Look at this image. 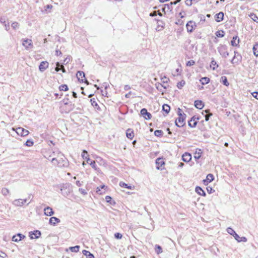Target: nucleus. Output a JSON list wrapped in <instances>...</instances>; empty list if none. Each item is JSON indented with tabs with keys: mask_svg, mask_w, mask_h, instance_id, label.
<instances>
[{
	"mask_svg": "<svg viewBox=\"0 0 258 258\" xmlns=\"http://www.w3.org/2000/svg\"><path fill=\"white\" fill-rule=\"evenodd\" d=\"M178 115L179 117L175 120V124L178 127H182L183 126L185 123V114L184 113H182L181 109L178 108Z\"/></svg>",
	"mask_w": 258,
	"mask_h": 258,
	"instance_id": "nucleus-1",
	"label": "nucleus"
},
{
	"mask_svg": "<svg viewBox=\"0 0 258 258\" xmlns=\"http://www.w3.org/2000/svg\"><path fill=\"white\" fill-rule=\"evenodd\" d=\"M218 50L220 54L225 58L227 57L229 55V53L227 51V46L225 45H220L218 47Z\"/></svg>",
	"mask_w": 258,
	"mask_h": 258,
	"instance_id": "nucleus-2",
	"label": "nucleus"
},
{
	"mask_svg": "<svg viewBox=\"0 0 258 258\" xmlns=\"http://www.w3.org/2000/svg\"><path fill=\"white\" fill-rule=\"evenodd\" d=\"M181 0H177L174 2H171L170 4H166L165 5L164 7L163 8V11L165 12L168 11H171L172 10V6L173 5H176L178 3H179Z\"/></svg>",
	"mask_w": 258,
	"mask_h": 258,
	"instance_id": "nucleus-3",
	"label": "nucleus"
},
{
	"mask_svg": "<svg viewBox=\"0 0 258 258\" xmlns=\"http://www.w3.org/2000/svg\"><path fill=\"white\" fill-rule=\"evenodd\" d=\"M16 132L18 135H20L22 137L26 136L29 134V131L22 127H18L16 128Z\"/></svg>",
	"mask_w": 258,
	"mask_h": 258,
	"instance_id": "nucleus-4",
	"label": "nucleus"
},
{
	"mask_svg": "<svg viewBox=\"0 0 258 258\" xmlns=\"http://www.w3.org/2000/svg\"><path fill=\"white\" fill-rule=\"evenodd\" d=\"M76 76L79 81L83 82L85 80V82L88 84V81L85 79V74L83 72L78 71Z\"/></svg>",
	"mask_w": 258,
	"mask_h": 258,
	"instance_id": "nucleus-5",
	"label": "nucleus"
},
{
	"mask_svg": "<svg viewBox=\"0 0 258 258\" xmlns=\"http://www.w3.org/2000/svg\"><path fill=\"white\" fill-rule=\"evenodd\" d=\"M27 200V199H16L13 202V204L15 206H22L25 203H26Z\"/></svg>",
	"mask_w": 258,
	"mask_h": 258,
	"instance_id": "nucleus-6",
	"label": "nucleus"
},
{
	"mask_svg": "<svg viewBox=\"0 0 258 258\" xmlns=\"http://www.w3.org/2000/svg\"><path fill=\"white\" fill-rule=\"evenodd\" d=\"M23 45L25 47L26 49H29L32 48L33 44L32 43V40L31 39H25L23 40Z\"/></svg>",
	"mask_w": 258,
	"mask_h": 258,
	"instance_id": "nucleus-7",
	"label": "nucleus"
},
{
	"mask_svg": "<svg viewBox=\"0 0 258 258\" xmlns=\"http://www.w3.org/2000/svg\"><path fill=\"white\" fill-rule=\"evenodd\" d=\"M196 27L195 22L190 21L186 24V28L188 32H191L192 30L195 29Z\"/></svg>",
	"mask_w": 258,
	"mask_h": 258,
	"instance_id": "nucleus-8",
	"label": "nucleus"
},
{
	"mask_svg": "<svg viewBox=\"0 0 258 258\" xmlns=\"http://www.w3.org/2000/svg\"><path fill=\"white\" fill-rule=\"evenodd\" d=\"M141 114L146 119H150L151 118V114L148 112L146 108H143L141 109Z\"/></svg>",
	"mask_w": 258,
	"mask_h": 258,
	"instance_id": "nucleus-9",
	"label": "nucleus"
},
{
	"mask_svg": "<svg viewBox=\"0 0 258 258\" xmlns=\"http://www.w3.org/2000/svg\"><path fill=\"white\" fill-rule=\"evenodd\" d=\"M41 236V232L39 230H35L29 233V236L31 239L38 238Z\"/></svg>",
	"mask_w": 258,
	"mask_h": 258,
	"instance_id": "nucleus-10",
	"label": "nucleus"
},
{
	"mask_svg": "<svg viewBox=\"0 0 258 258\" xmlns=\"http://www.w3.org/2000/svg\"><path fill=\"white\" fill-rule=\"evenodd\" d=\"M240 42L239 38L237 36H233L231 41V44L232 46H239Z\"/></svg>",
	"mask_w": 258,
	"mask_h": 258,
	"instance_id": "nucleus-11",
	"label": "nucleus"
},
{
	"mask_svg": "<svg viewBox=\"0 0 258 258\" xmlns=\"http://www.w3.org/2000/svg\"><path fill=\"white\" fill-rule=\"evenodd\" d=\"M48 67V62L46 61H42L39 66V69L40 72H44Z\"/></svg>",
	"mask_w": 258,
	"mask_h": 258,
	"instance_id": "nucleus-12",
	"label": "nucleus"
},
{
	"mask_svg": "<svg viewBox=\"0 0 258 258\" xmlns=\"http://www.w3.org/2000/svg\"><path fill=\"white\" fill-rule=\"evenodd\" d=\"M44 214L47 216H51L53 215L54 213L51 207H48V206H47V207L44 208Z\"/></svg>",
	"mask_w": 258,
	"mask_h": 258,
	"instance_id": "nucleus-13",
	"label": "nucleus"
},
{
	"mask_svg": "<svg viewBox=\"0 0 258 258\" xmlns=\"http://www.w3.org/2000/svg\"><path fill=\"white\" fill-rule=\"evenodd\" d=\"M214 180V176L212 174H208L207 176L206 179L203 180L204 183L207 185L209 183L211 182Z\"/></svg>",
	"mask_w": 258,
	"mask_h": 258,
	"instance_id": "nucleus-14",
	"label": "nucleus"
},
{
	"mask_svg": "<svg viewBox=\"0 0 258 258\" xmlns=\"http://www.w3.org/2000/svg\"><path fill=\"white\" fill-rule=\"evenodd\" d=\"M191 159V156L190 154L188 153H185L182 156V159L185 162H189Z\"/></svg>",
	"mask_w": 258,
	"mask_h": 258,
	"instance_id": "nucleus-15",
	"label": "nucleus"
},
{
	"mask_svg": "<svg viewBox=\"0 0 258 258\" xmlns=\"http://www.w3.org/2000/svg\"><path fill=\"white\" fill-rule=\"evenodd\" d=\"M134 133L132 129L128 128L126 131V136L129 139L132 140L134 137Z\"/></svg>",
	"mask_w": 258,
	"mask_h": 258,
	"instance_id": "nucleus-16",
	"label": "nucleus"
},
{
	"mask_svg": "<svg viewBox=\"0 0 258 258\" xmlns=\"http://www.w3.org/2000/svg\"><path fill=\"white\" fill-rule=\"evenodd\" d=\"M156 164L157 165V169H159L160 167L165 164L163 159L158 158L156 160Z\"/></svg>",
	"mask_w": 258,
	"mask_h": 258,
	"instance_id": "nucleus-17",
	"label": "nucleus"
},
{
	"mask_svg": "<svg viewBox=\"0 0 258 258\" xmlns=\"http://www.w3.org/2000/svg\"><path fill=\"white\" fill-rule=\"evenodd\" d=\"M60 222V220L55 217H52L49 219V224L53 226H55L56 225V223H59Z\"/></svg>",
	"mask_w": 258,
	"mask_h": 258,
	"instance_id": "nucleus-18",
	"label": "nucleus"
},
{
	"mask_svg": "<svg viewBox=\"0 0 258 258\" xmlns=\"http://www.w3.org/2000/svg\"><path fill=\"white\" fill-rule=\"evenodd\" d=\"M224 14L223 12H220L215 15V20L218 22H221L223 20Z\"/></svg>",
	"mask_w": 258,
	"mask_h": 258,
	"instance_id": "nucleus-19",
	"label": "nucleus"
},
{
	"mask_svg": "<svg viewBox=\"0 0 258 258\" xmlns=\"http://www.w3.org/2000/svg\"><path fill=\"white\" fill-rule=\"evenodd\" d=\"M203 115H204L205 118V120L206 121L209 120V118L212 115V113L209 112V110H206L204 111L202 113Z\"/></svg>",
	"mask_w": 258,
	"mask_h": 258,
	"instance_id": "nucleus-20",
	"label": "nucleus"
},
{
	"mask_svg": "<svg viewBox=\"0 0 258 258\" xmlns=\"http://www.w3.org/2000/svg\"><path fill=\"white\" fill-rule=\"evenodd\" d=\"M195 106L198 109H202L204 107V103L201 100H196L195 101Z\"/></svg>",
	"mask_w": 258,
	"mask_h": 258,
	"instance_id": "nucleus-21",
	"label": "nucleus"
},
{
	"mask_svg": "<svg viewBox=\"0 0 258 258\" xmlns=\"http://www.w3.org/2000/svg\"><path fill=\"white\" fill-rule=\"evenodd\" d=\"M197 124V121L196 120V118L194 116L188 121V125L191 127H195Z\"/></svg>",
	"mask_w": 258,
	"mask_h": 258,
	"instance_id": "nucleus-22",
	"label": "nucleus"
},
{
	"mask_svg": "<svg viewBox=\"0 0 258 258\" xmlns=\"http://www.w3.org/2000/svg\"><path fill=\"white\" fill-rule=\"evenodd\" d=\"M196 191L200 195L205 197L206 192L200 186H197L196 188Z\"/></svg>",
	"mask_w": 258,
	"mask_h": 258,
	"instance_id": "nucleus-23",
	"label": "nucleus"
},
{
	"mask_svg": "<svg viewBox=\"0 0 258 258\" xmlns=\"http://www.w3.org/2000/svg\"><path fill=\"white\" fill-rule=\"evenodd\" d=\"M220 81L226 86H228L229 85V83L227 81V77L225 76H222Z\"/></svg>",
	"mask_w": 258,
	"mask_h": 258,
	"instance_id": "nucleus-24",
	"label": "nucleus"
},
{
	"mask_svg": "<svg viewBox=\"0 0 258 258\" xmlns=\"http://www.w3.org/2000/svg\"><path fill=\"white\" fill-rule=\"evenodd\" d=\"M200 81L202 85H206L209 83L210 79L208 77H203L200 79Z\"/></svg>",
	"mask_w": 258,
	"mask_h": 258,
	"instance_id": "nucleus-25",
	"label": "nucleus"
},
{
	"mask_svg": "<svg viewBox=\"0 0 258 258\" xmlns=\"http://www.w3.org/2000/svg\"><path fill=\"white\" fill-rule=\"evenodd\" d=\"M6 18L5 17H2L0 18V22L5 25V26L6 27V30L8 31L9 30L8 28H9L10 26L9 24L8 25V26L7 25V24L6 23Z\"/></svg>",
	"mask_w": 258,
	"mask_h": 258,
	"instance_id": "nucleus-26",
	"label": "nucleus"
},
{
	"mask_svg": "<svg viewBox=\"0 0 258 258\" xmlns=\"http://www.w3.org/2000/svg\"><path fill=\"white\" fill-rule=\"evenodd\" d=\"M119 185L122 187L127 188L131 189H133L134 188V186H132L131 185H128L127 184L123 182H120L119 183Z\"/></svg>",
	"mask_w": 258,
	"mask_h": 258,
	"instance_id": "nucleus-27",
	"label": "nucleus"
},
{
	"mask_svg": "<svg viewBox=\"0 0 258 258\" xmlns=\"http://www.w3.org/2000/svg\"><path fill=\"white\" fill-rule=\"evenodd\" d=\"M253 54L256 56H258V43H256L253 46Z\"/></svg>",
	"mask_w": 258,
	"mask_h": 258,
	"instance_id": "nucleus-28",
	"label": "nucleus"
},
{
	"mask_svg": "<svg viewBox=\"0 0 258 258\" xmlns=\"http://www.w3.org/2000/svg\"><path fill=\"white\" fill-rule=\"evenodd\" d=\"M162 110L166 113L168 114L170 110V107L167 104H164L162 106Z\"/></svg>",
	"mask_w": 258,
	"mask_h": 258,
	"instance_id": "nucleus-29",
	"label": "nucleus"
},
{
	"mask_svg": "<svg viewBox=\"0 0 258 258\" xmlns=\"http://www.w3.org/2000/svg\"><path fill=\"white\" fill-rule=\"evenodd\" d=\"M80 246L76 245L75 246H71L69 247V249L73 252H77L79 251Z\"/></svg>",
	"mask_w": 258,
	"mask_h": 258,
	"instance_id": "nucleus-30",
	"label": "nucleus"
},
{
	"mask_svg": "<svg viewBox=\"0 0 258 258\" xmlns=\"http://www.w3.org/2000/svg\"><path fill=\"white\" fill-rule=\"evenodd\" d=\"M155 85H156V88L160 91H162V88H164V89H165L167 88L166 86H164V85L162 84L161 83H156Z\"/></svg>",
	"mask_w": 258,
	"mask_h": 258,
	"instance_id": "nucleus-31",
	"label": "nucleus"
},
{
	"mask_svg": "<svg viewBox=\"0 0 258 258\" xmlns=\"http://www.w3.org/2000/svg\"><path fill=\"white\" fill-rule=\"evenodd\" d=\"M249 17L254 22L258 23V17L253 13H250L249 15Z\"/></svg>",
	"mask_w": 258,
	"mask_h": 258,
	"instance_id": "nucleus-32",
	"label": "nucleus"
},
{
	"mask_svg": "<svg viewBox=\"0 0 258 258\" xmlns=\"http://www.w3.org/2000/svg\"><path fill=\"white\" fill-rule=\"evenodd\" d=\"M111 200H112V198L111 197H110L109 196H106L105 200H106V202L109 203L111 205H114L115 204V202L114 201H112Z\"/></svg>",
	"mask_w": 258,
	"mask_h": 258,
	"instance_id": "nucleus-33",
	"label": "nucleus"
},
{
	"mask_svg": "<svg viewBox=\"0 0 258 258\" xmlns=\"http://www.w3.org/2000/svg\"><path fill=\"white\" fill-rule=\"evenodd\" d=\"M59 89L60 91H67L69 90L68 87L67 85H61L59 87Z\"/></svg>",
	"mask_w": 258,
	"mask_h": 258,
	"instance_id": "nucleus-34",
	"label": "nucleus"
},
{
	"mask_svg": "<svg viewBox=\"0 0 258 258\" xmlns=\"http://www.w3.org/2000/svg\"><path fill=\"white\" fill-rule=\"evenodd\" d=\"M154 135L156 137H160L163 135V132L161 130H156L154 132Z\"/></svg>",
	"mask_w": 258,
	"mask_h": 258,
	"instance_id": "nucleus-35",
	"label": "nucleus"
},
{
	"mask_svg": "<svg viewBox=\"0 0 258 258\" xmlns=\"http://www.w3.org/2000/svg\"><path fill=\"white\" fill-rule=\"evenodd\" d=\"M210 67H212L213 70H215L218 67V65L217 64L216 61L213 60L211 62Z\"/></svg>",
	"mask_w": 258,
	"mask_h": 258,
	"instance_id": "nucleus-36",
	"label": "nucleus"
},
{
	"mask_svg": "<svg viewBox=\"0 0 258 258\" xmlns=\"http://www.w3.org/2000/svg\"><path fill=\"white\" fill-rule=\"evenodd\" d=\"M155 250H156V252L158 253V254H159L161 252H162V247L158 245H156V247H155Z\"/></svg>",
	"mask_w": 258,
	"mask_h": 258,
	"instance_id": "nucleus-37",
	"label": "nucleus"
},
{
	"mask_svg": "<svg viewBox=\"0 0 258 258\" xmlns=\"http://www.w3.org/2000/svg\"><path fill=\"white\" fill-rule=\"evenodd\" d=\"M185 81L183 80L181 81L178 82L177 84V87L178 89H181V88L185 85Z\"/></svg>",
	"mask_w": 258,
	"mask_h": 258,
	"instance_id": "nucleus-38",
	"label": "nucleus"
},
{
	"mask_svg": "<svg viewBox=\"0 0 258 258\" xmlns=\"http://www.w3.org/2000/svg\"><path fill=\"white\" fill-rule=\"evenodd\" d=\"M227 231L229 234H230V235H233V236H234L235 235V234L236 233L235 231L233 229H232L231 228H230V227H229L227 229Z\"/></svg>",
	"mask_w": 258,
	"mask_h": 258,
	"instance_id": "nucleus-39",
	"label": "nucleus"
},
{
	"mask_svg": "<svg viewBox=\"0 0 258 258\" xmlns=\"http://www.w3.org/2000/svg\"><path fill=\"white\" fill-rule=\"evenodd\" d=\"M19 27V25L17 22H14L12 24V27L14 30H16Z\"/></svg>",
	"mask_w": 258,
	"mask_h": 258,
	"instance_id": "nucleus-40",
	"label": "nucleus"
},
{
	"mask_svg": "<svg viewBox=\"0 0 258 258\" xmlns=\"http://www.w3.org/2000/svg\"><path fill=\"white\" fill-rule=\"evenodd\" d=\"M2 193L3 195L6 196L9 193V190L7 188H3L2 189Z\"/></svg>",
	"mask_w": 258,
	"mask_h": 258,
	"instance_id": "nucleus-41",
	"label": "nucleus"
},
{
	"mask_svg": "<svg viewBox=\"0 0 258 258\" xmlns=\"http://www.w3.org/2000/svg\"><path fill=\"white\" fill-rule=\"evenodd\" d=\"M33 142L31 140H28L26 143H25V145L27 146H28V147H31L33 145Z\"/></svg>",
	"mask_w": 258,
	"mask_h": 258,
	"instance_id": "nucleus-42",
	"label": "nucleus"
},
{
	"mask_svg": "<svg viewBox=\"0 0 258 258\" xmlns=\"http://www.w3.org/2000/svg\"><path fill=\"white\" fill-rule=\"evenodd\" d=\"M195 64V61L193 60H190L186 62V66L190 67V66L194 65Z\"/></svg>",
	"mask_w": 258,
	"mask_h": 258,
	"instance_id": "nucleus-43",
	"label": "nucleus"
},
{
	"mask_svg": "<svg viewBox=\"0 0 258 258\" xmlns=\"http://www.w3.org/2000/svg\"><path fill=\"white\" fill-rule=\"evenodd\" d=\"M88 156V155L87 152L86 150H83L82 153V157L83 158L87 159Z\"/></svg>",
	"mask_w": 258,
	"mask_h": 258,
	"instance_id": "nucleus-44",
	"label": "nucleus"
},
{
	"mask_svg": "<svg viewBox=\"0 0 258 258\" xmlns=\"http://www.w3.org/2000/svg\"><path fill=\"white\" fill-rule=\"evenodd\" d=\"M90 102L91 103V104L93 106L96 107L98 106V104L94 98L91 99L90 100Z\"/></svg>",
	"mask_w": 258,
	"mask_h": 258,
	"instance_id": "nucleus-45",
	"label": "nucleus"
},
{
	"mask_svg": "<svg viewBox=\"0 0 258 258\" xmlns=\"http://www.w3.org/2000/svg\"><path fill=\"white\" fill-rule=\"evenodd\" d=\"M51 162L54 165H58L59 162L57 161V159L56 158H53L51 159Z\"/></svg>",
	"mask_w": 258,
	"mask_h": 258,
	"instance_id": "nucleus-46",
	"label": "nucleus"
},
{
	"mask_svg": "<svg viewBox=\"0 0 258 258\" xmlns=\"http://www.w3.org/2000/svg\"><path fill=\"white\" fill-rule=\"evenodd\" d=\"M114 237L116 239H120L122 238V235L120 233H116L114 234Z\"/></svg>",
	"mask_w": 258,
	"mask_h": 258,
	"instance_id": "nucleus-47",
	"label": "nucleus"
},
{
	"mask_svg": "<svg viewBox=\"0 0 258 258\" xmlns=\"http://www.w3.org/2000/svg\"><path fill=\"white\" fill-rule=\"evenodd\" d=\"M161 80L162 83L165 84L168 83L169 80L168 78H166V77H164L163 78H162L161 79Z\"/></svg>",
	"mask_w": 258,
	"mask_h": 258,
	"instance_id": "nucleus-48",
	"label": "nucleus"
},
{
	"mask_svg": "<svg viewBox=\"0 0 258 258\" xmlns=\"http://www.w3.org/2000/svg\"><path fill=\"white\" fill-rule=\"evenodd\" d=\"M89 164L93 168L96 170L97 168H96V163H95V161H91Z\"/></svg>",
	"mask_w": 258,
	"mask_h": 258,
	"instance_id": "nucleus-49",
	"label": "nucleus"
},
{
	"mask_svg": "<svg viewBox=\"0 0 258 258\" xmlns=\"http://www.w3.org/2000/svg\"><path fill=\"white\" fill-rule=\"evenodd\" d=\"M17 237H19V240L20 241L22 239H23L25 237V236H24V235L22 234H20V233H18L17 234Z\"/></svg>",
	"mask_w": 258,
	"mask_h": 258,
	"instance_id": "nucleus-50",
	"label": "nucleus"
},
{
	"mask_svg": "<svg viewBox=\"0 0 258 258\" xmlns=\"http://www.w3.org/2000/svg\"><path fill=\"white\" fill-rule=\"evenodd\" d=\"M207 190L208 193L211 194L214 191V190L210 186H208L207 187Z\"/></svg>",
	"mask_w": 258,
	"mask_h": 258,
	"instance_id": "nucleus-51",
	"label": "nucleus"
},
{
	"mask_svg": "<svg viewBox=\"0 0 258 258\" xmlns=\"http://www.w3.org/2000/svg\"><path fill=\"white\" fill-rule=\"evenodd\" d=\"M12 241H15V242H18L20 240H19V237H17V235H14L13 236Z\"/></svg>",
	"mask_w": 258,
	"mask_h": 258,
	"instance_id": "nucleus-52",
	"label": "nucleus"
},
{
	"mask_svg": "<svg viewBox=\"0 0 258 258\" xmlns=\"http://www.w3.org/2000/svg\"><path fill=\"white\" fill-rule=\"evenodd\" d=\"M192 0H186L185 4L188 6H190L192 5Z\"/></svg>",
	"mask_w": 258,
	"mask_h": 258,
	"instance_id": "nucleus-53",
	"label": "nucleus"
},
{
	"mask_svg": "<svg viewBox=\"0 0 258 258\" xmlns=\"http://www.w3.org/2000/svg\"><path fill=\"white\" fill-rule=\"evenodd\" d=\"M252 96L258 100V92H254L252 93Z\"/></svg>",
	"mask_w": 258,
	"mask_h": 258,
	"instance_id": "nucleus-54",
	"label": "nucleus"
},
{
	"mask_svg": "<svg viewBox=\"0 0 258 258\" xmlns=\"http://www.w3.org/2000/svg\"><path fill=\"white\" fill-rule=\"evenodd\" d=\"M7 256V255L6 253L4 252H0V257H3V258H5Z\"/></svg>",
	"mask_w": 258,
	"mask_h": 258,
	"instance_id": "nucleus-55",
	"label": "nucleus"
},
{
	"mask_svg": "<svg viewBox=\"0 0 258 258\" xmlns=\"http://www.w3.org/2000/svg\"><path fill=\"white\" fill-rule=\"evenodd\" d=\"M233 237L238 242H239V239H240V237L236 233L235 234Z\"/></svg>",
	"mask_w": 258,
	"mask_h": 258,
	"instance_id": "nucleus-56",
	"label": "nucleus"
},
{
	"mask_svg": "<svg viewBox=\"0 0 258 258\" xmlns=\"http://www.w3.org/2000/svg\"><path fill=\"white\" fill-rule=\"evenodd\" d=\"M56 68H55V70L56 72H58V71L60 70V69H59V67L61 65H60V64H59V62H58L56 63Z\"/></svg>",
	"mask_w": 258,
	"mask_h": 258,
	"instance_id": "nucleus-57",
	"label": "nucleus"
},
{
	"mask_svg": "<svg viewBox=\"0 0 258 258\" xmlns=\"http://www.w3.org/2000/svg\"><path fill=\"white\" fill-rule=\"evenodd\" d=\"M247 241V238L245 237H240V239H239V242H246Z\"/></svg>",
	"mask_w": 258,
	"mask_h": 258,
	"instance_id": "nucleus-58",
	"label": "nucleus"
},
{
	"mask_svg": "<svg viewBox=\"0 0 258 258\" xmlns=\"http://www.w3.org/2000/svg\"><path fill=\"white\" fill-rule=\"evenodd\" d=\"M62 54L61 52L59 49L55 50V55L57 56L60 55Z\"/></svg>",
	"mask_w": 258,
	"mask_h": 258,
	"instance_id": "nucleus-59",
	"label": "nucleus"
},
{
	"mask_svg": "<svg viewBox=\"0 0 258 258\" xmlns=\"http://www.w3.org/2000/svg\"><path fill=\"white\" fill-rule=\"evenodd\" d=\"M79 191L83 195H86L87 192L86 190L84 189L83 188H79Z\"/></svg>",
	"mask_w": 258,
	"mask_h": 258,
	"instance_id": "nucleus-60",
	"label": "nucleus"
},
{
	"mask_svg": "<svg viewBox=\"0 0 258 258\" xmlns=\"http://www.w3.org/2000/svg\"><path fill=\"white\" fill-rule=\"evenodd\" d=\"M217 37H223L224 36V33H216Z\"/></svg>",
	"mask_w": 258,
	"mask_h": 258,
	"instance_id": "nucleus-61",
	"label": "nucleus"
},
{
	"mask_svg": "<svg viewBox=\"0 0 258 258\" xmlns=\"http://www.w3.org/2000/svg\"><path fill=\"white\" fill-rule=\"evenodd\" d=\"M86 257L87 258H94V256L93 254H92L90 252L89 254H88V255H87Z\"/></svg>",
	"mask_w": 258,
	"mask_h": 258,
	"instance_id": "nucleus-62",
	"label": "nucleus"
},
{
	"mask_svg": "<svg viewBox=\"0 0 258 258\" xmlns=\"http://www.w3.org/2000/svg\"><path fill=\"white\" fill-rule=\"evenodd\" d=\"M196 155L195 156V158L196 159H199L201 157V153H196Z\"/></svg>",
	"mask_w": 258,
	"mask_h": 258,
	"instance_id": "nucleus-63",
	"label": "nucleus"
},
{
	"mask_svg": "<svg viewBox=\"0 0 258 258\" xmlns=\"http://www.w3.org/2000/svg\"><path fill=\"white\" fill-rule=\"evenodd\" d=\"M82 253H83L84 255L87 256V255H88V254H89L90 252L86 250H83Z\"/></svg>",
	"mask_w": 258,
	"mask_h": 258,
	"instance_id": "nucleus-64",
	"label": "nucleus"
}]
</instances>
